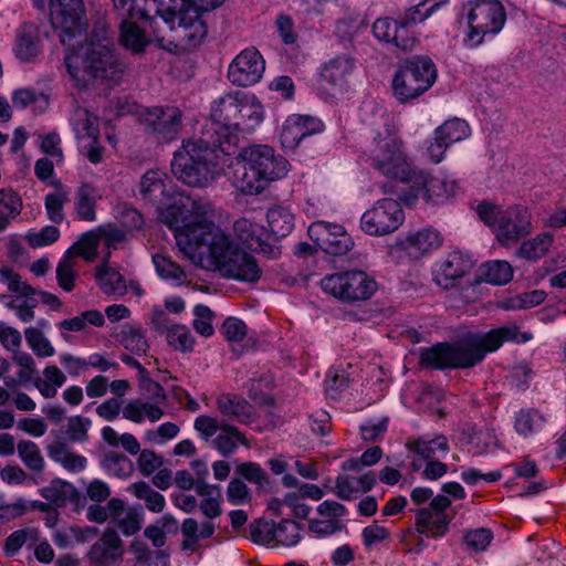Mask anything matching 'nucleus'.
Instances as JSON below:
<instances>
[{
  "mask_svg": "<svg viewBox=\"0 0 566 566\" xmlns=\"http://www.w3.org/2000/svg\"><path fill=\"white\" fill-rule=\"evenodd\" d=\"M308 234L319 249L332 255L346 254L354 245L350 235L340 224L318 221L310 226Z\"/></svg>",
  "mask_w": 566,
  "mask_h": 566,
  "instance_id": "nucleus-16",
  "label": "nucleus"
},
{
  "mask_svg": "<svg viewBox=\"0 0 566 566\" xmlns=\"http://www.w3.org/2000/svg\"><path fill=\"white\" fill-rule=\"evenodd\" d=\"M355 60L347 55H339L325 63L321 71V81L333 94L344 92L348 86V78L355 70Z\"/></svg>",
  "mask_w": 566,
  "mask_h": 566,
  "instance_id": "nucleus-23",
  "label": "nucleus"
},
{
  "mask_svg": "<svg viewBox=\"0 0 566 566\" xmlns=\"http://www.w3.org/2000/svg\"><path fill=\"white\" fill-rule=\"evenodd\" d=\"M102 198L97 187L83 181L75 191L74 210L78 220L93 222L96 220V206Z\"/></svg>",
  "mask_w": 566,
  "mask_h": 566,
  "instance_id": "nucleus-31",
  "label": "nucleus"
},
{
  "mask_svg": "<svg viewBox=\"0 0 566 566\" xmlns=\"http://www.w3.org/2000/svg\"><path fill=\"white\" fill-rule=\"evenodd\" d=\"M227 501L234 505L240 506L248 504L252 501V491L245 482L238 475H233L226 490Z\"/></svg>",
  "mask_w": 566,
  "mask_h": 566,
  "instance_id": "nucleus-58",
  "label": "nucleus"
},
{
  "mask_svg": "<svg viewBox=\"0 0 566 566\" xmlns=\"http://www.w3.org/2000/svg\"><path fill=\"white\" fill-rule=\"evenodd\" d=\"M120 342L133 354L142 355L148 349L147 340L140 329L125 326L120 332Z\"/></svg>",
  "mask_w": 566,
  "mask_h": 566,
  "instance_id": "nucleus-62",
  "label": "nucleus"
},
{
  "mask_svg": "<svg viewBox=\"0 0 566 566\" xmlns=\"http://www.w3.org/2000/svg\"><path fill=\"white\" fill-rule=\"evenodd\" d=\"M39 300L35 294L31 295H17L9 303L8 307L12 310L15 316L23 323H29L34 319V308L36 307Z\"/></svg>",
  "mask_w": 566,
  "mask_h": 566,
  "instance_id": "nucleus-55",
  "label": "nucleus"
},
{
  "mask_svg": "<svg viewBox=\"0 0 566 566\" xmlns=\"http://www.w3.org/2000/svg\"><path fill=\"white\" fill-rule=\"evenodd\" d=\"M265 71V61L255 48L241 51L230 63L229 81L237 86L248 87L256 84Z\"/></svg>",
  "mask_w": 566,
  "mask_h": 566,
  "instance_id": "nucleus-15",
  "label": "nucleus"
},
{
  "mask_svg": "<svg viewBox=\"0 0 566 566\" xmlns=\"http://www.w3.org/2000/svg\"><path fill=\"white\" fill-rule=\"evenodd\" d=\"M468 10L467 23L469 32L467 41L478 46L488 34L499 33L505 23L506 13L499 0H474L463 7Z\"/></svg>",
  "mask_w": 566,
  "mask_h": 566,
  "instance_id": "nucleus-6",
  "label": "nucleus"
},
{
  "mask_svg": "<svg viewBox=\"0 0 566 566\" xmlns=\"http://www.w3.org/2000/svg\"><path fill=\"white\" fill-rule=\"evenodd\" d=\"M177 111L174 107L164 109L154 107L147 109L143 115L142 124L146 130L153 134L158 142L168 143L176 138L177 135Z\"/></svg>",
  "mask_w": 566,
  "mask_h": 566,
  "instance_id": "nucleus-22",
  "label": "nucleus"
},
{
  "mask_svg": "<svg viewBox=\"0 0 566 566\" xmlns=\"http://www.w3.org/2000/svg\"><path fill=\"white\" fill-rule=\"evenodd\" d=\"M241 92L229 93L212 103L210 117L212 125L223 130H238V114Z\"/></svg>",
  "mask_w": 566,
  "mask_h": 566,
  "instance_id": "nucleus-24",
  "label": "nucleus"
},
{
  "mask_svg": "<svg viewBox=\"0 0 566 566\" xmlns=\"http://www.w3.org/2000/svg\"><path fill=\"white\" fill-rule=\"evenodd\" d=\"M481 277L488 283L503 285L512 280L513 269L506 261H490L481 266Z\"/></svg>",
  "mask_w": 566,
  "mask_h": 566,
  "instance_id": "nucleus-45",
  "label": "nucleus"
},
{
  "mask_svg": "<svg viewBox=\"0 0 566 566\" xmlns=\"http://www.w3.org/2000/svg\"><path fill=\"white\" fill-rule=\"evenodd\" d=\"M452 517L447 513L422 507L416 514V528L428 537H441L448 530Z\"/></svg>",
  "mask_w": 566,
  "mask_h": 566,
  "instance_id": "nucleus-30",
  "label": "nucleus"
},
{
  "mask_svg": "<svg viewBox=\"0 0 566 566\" xmlns=\"http://www.w3.org/2000/svg\"><path fill=\"white\" fill-rule=\"evenodd\" d=\"M221 430L227 432V434H219L214 439L216 448L222 453V455L227 457L234 452L237 449V442L242 444H247L244 436L240 432V430L230 424H224L221 427Z\"/></svg>",
  "mask_w": 566,
  "mask_h": 566,
  "instance_id": "nucleus-56",
  "label": "nucleus"
},
{
  "mask_svg": "<svg viewBox=\"0 0 566 566\" xmlns=\"http://www.w3.org/2000/svg\"><path fill=\"white\" fill-rule=\"evenodd\" d=\"M174 524L175 517L170 514H166L154 524L147 526L144 531V535L155 547L160 548L166 544L167 535L172 532Z\"/></svg>",
  "mask_w": 566,
  "mask_h": 566,
  "instance_id": "nucleus-54",
  "label": "nucleus"
},
{
  "mask_svg": "<svg viewBox=\"0 0 566 566\" xmlns=\"http://www.w3.org/2000/svg\"><path fill=\"white\" fill-rule=\"evenodd\" d=\"M39 531L34 527H25L12 532L4 541L3 553L7 557L14 556L28 542L35 543Z\"/></svg>",
  "mask_w": 566,
  "mask_h": 566,
  "instance_id": "nucleus-53",
  "label": "nucleus"
},
{
  "mask_svg": "<svg viewBox=\"0 0 566 566\" xmlns=\"http://www.w3.org/2000/svg\"><path fill=\"white\" fill-rule=\"evenodd\" d=\"M102 467L108 475L127 479L134 472V463L126 455L107 452L102 459Z\"/></svg>",
  "mask_w": 566,
  "mask_h": 566,
  "instance_id": "nucleus-47",
  "label": "nucleus"
},
{
  "mask_svg": "<svg viewBox=\"0 0 566 566\" xmlns=\"http://www.w3.org/2000/svg\"><path fill=\"white\" fill-rule=\"evenodd\" d=\"M48 2L50 21L59 32L60 41L67 42L81 35L87 25L83 0H33L35 8L42 9Z\"/></svg>",
  "mask_w": 566,
  "mask_h": 566,
  "instance_id": "nucleus-8",
  "label": "nucleus"
},
{
  "mask_svg": "<svg viewBox=\"0 0 566 566\" xmlns=\"http://www.w3.org/2000/svg\"><path fill=\"white\" fill-rule=\"evenodd\" d=\"M187 7L179 9V41L182 49L190 51L196 49L207 35L206 23L201 19V12H209L224 0H182Z\"/></svg>",
  "mask_w": 566,
  "mask_h": 566,
  "instance_id": "nucleus-10",
  "label": "nucleus"
},
{
  "mask_svg": "<svg viewBox=\"0 0 566 566\" xmlns=\"http://www.w3.org/2000/svg\"><path fill=\"white\" fill-rule=\"evenodd\" d=\"M470 134V127L465 120L453 118L447 120L436 129V136L443 139L449 146L453 143L467 138Z\"/></svg>",
  "mask_w": 566,
  "mask_h": 566,
  "instance_id": "nucleus-52",
  "label": "nucleus"
},
{
  "mask_svg": "<svg viewBox=\"0 0 566 566\" xmlns=\"http://www.w3.org/2000/svg\"><path fill=\"white\" fill-rule=\"evenodd\" d=\"M532 229L531 214L527 208L515 206L505 209L496 230V239L502 245H509L522 237L530 234Z\"/></svg>",
  "mask_w": 566,
  "mask_h": 566,
  "instance_id": "nucleus-19",
  "label": "nucleus"
},
{
  "mask_svg": "<svg viewBox=\"0 0 566 566\" xmlns=\"http://www.w3.org/2000/svg\"><path fill=\"white\" fill-rule=\"evenodd\" d=\"M323 123L307 115H291L284 122L280 140L283 148L294 150L306 137L323 130Z\"/></svg>",
  "mask_w": 566,
  "mask_h": 566,
  "instance_id": "nucleus-20",
  "label": "nucleus"
},
{
  "mask_svg": "<svg viewBox=\"0 0 566 566\" xmlns=\"http://www.w3.org/2000/svg\"><path fill=\"white\" fill-rule=\"evenodd\" d=\"M220 129V126L210 128L202 126L198 138L184 139L182 145L190 146L188 149H191V151H200L206 156L216 158L214 151L221 146L222 137L224 136Z\"/></svg>",
  "mask_w": 566,
  "mask_h": 566,
  "instance_id": "nucleus-38",
  "label": "nucleus"
},
{
  "mask_svg": "<svg viewBox=\"0 0 566 566\" xmlns=\"http://www.w3.org/2000/svg\"><path fill=\"white\" fill-rule=\"evenodd\" d=\"M52 185L54 191L44 197V208L48 219L60 224L65 220L64 207L70 201L71 191L59 179L53 180Z\"/></svg>",
  "mask_w": 566,
  "mask_h": 566,
  "instance_id": "nucleus-35",
  "label": "nucleus"
},
{
  "mask_svg": "<svg viewBox=\"0 0 566 566\" xmlns=\"http://www.w3.org/2000/svg\"><path fill=\"white\" fill-rule=\"evenodd\" d=\"M190 146L179 149V179L191 187H205L214 178L216 158L200 151H191Z\"/></svg>",
  "mask_w": 566,
  "mask_h": 566,
  "instance_id": "nucleus-13",
  "label": "nucleus"
},
{
  "mask_svg": "<svg viewBox=\"0 0 566 566\" xmlns=\"http://www.w3.org/2000/svg\"><path fill=\"white\" fill-rule=\"evenodd\" d=\"M234 474L243 482L254 485L259 494L269 493L272 490L270 475L258 462L244 461L237 463Z\"/></svg>",
  "mask_w": 566,
  "mask_h": 566,
  "instance_id": "nucleus-36",
  "label": "nucleus"
},
{
  "mask_svg": "<svg viewBox=\"0 0 566 566\" xmlns=\"http://www.w3.org/2000/svg\"><path fill=\"white\" fill-rule=\"evenodd\" d=\"M250 536L254 543L269 544L276 541L277 523L255 520L250 524Z\"/></svg>",
  "mask_w": 566,
  "mask_h": 566,
  "instance_id": "nucleus-64",
  "label": "nucleus"
},
{
  "mask_svg": "<svg viewBox=\"0 0 566 566\" xmlns=\"http://www.w3.org/2000/svg\"><path fill=\"white\" fill-rule=\"evenodd\" d=\"M552 243L553 235L549 233H542L534 239L523 242L516 253L525 260H537L548 251Z\"/></svg>",
  "mask_w": 566,
  "mask_h": 566,
  "instance_id": "nucleus-51",
  "label": "nucleus"
},
{
  "mask_svg": "<svg viewBox=\"0 0 566 566\" xmlns=\"http://www.w3.org/2000/svg\"><path fill=\"white\" fill-rule=\"evenodd\" d=\"M120 42L134 53L144 51L147 40L143 30L133 20H123L120 23Z\"/></svg>",
  "mask_w": 566,
  "mask_h": 566,
  "instance_id": "nucleus-49",
  "label": "nucleus"
},
{
  "mask_svg": "<svg viewBox=\"0 0 566 566\" xmlns=\"http://www.w3.org/2000/svg\"><path fill=\"white\" fill-rule=\"evenodd\" d=\"M232 169V184L240 192L256 195L265 189V181L248 165V161L241 158L240 154L235 157Z\"/></svg>",
  "mask_w": 566,
  "mask_h": 566,
  "instance_id": "nucleus-26",
  "label": "nucleus"
},
{
  "mask_svg": "<svg viewBox=\"0 0 566 566\" xmlns=\"http://www.w3.org/2000/svg\"><path fill=\"white\" fill-rule=\"evenodd\" d=\"M405 213L400 203L390 198L378 200L361 219L363 231L369 235L381 237L396 231L403 222Z\"/></svg>",
  "mask_w": 566,
  "mask_h": 566,
  "instance_id": "nucleus-12",
  "label": "nucleus"
},
{
  "mask_svg": "<svg viewBox=\"0 0 566 566\" xmlns=\"http://www.w3.org/2000/svg\"><path fill=\"white\" fill-rule=\"evenodd\" d=\"M235 230L241 232V238L248 245L261 252H271L272 249L263 239V228L258 224H252L249 220L242 219L235 222Z\"/></svg>",
  "mask_w": 566,
  "mask_h": 566,
  "instance_id": "nucleus-48",
  "label": "nucleus"
},
{
  "mask_svg": "<svg viewBox=\"0 0 566 566\" xmlns=\"http://www.w3.org/2000/svg\"><path fill=\"white\" fill-rule=\"evenodd\" d=\"M411 190L416 198H422L426 202L441 205L454 196L458 187L453 180L438 176L412 172Z\"/></svg>",
  "mask_w": 566,
  "mask_h": 566,
  "instance_id": "nucleus-17",
  "label": "nucleus"
},
{
  "mask_svg": "<svg viewBox=\"0 0 566 566\" xmlns=\"http://www.w3.org/2000/svg\"><path fill=\"white\" fill-rule=\"evenodd\" d=\"M368 161L375 170L386 177L402 182H408L412 178L413 171L400 149V143L389 134L375 137L374 146L369 150Z\"/></svg>",
  "mask_w": 566,
  "mask_h": 566,
  "instance_id": "nucleus-7",
  "label": "nucleus"
},
{
  "mask_svg": "<svg viewBox=\"0 0 566 566\" xmlns=\"http://www.w3.org/2000/svg\"><path fill=\"white\" fill-rule=\"evenodd\" d=\"M128 492L140 501H144L148 511L160 513L165 509V497L154 490L148 483L139 481L128 486Z\"/></svg>",
  "mask_w": 566,
  "mask_h": 566,
  "instance_id": "nucleus-42",
  "label": "nucleus"
},
{
  "mask_svg": "<svg viewBox=\"0 0 566 566\" xmlns=\"http://www.w3.org/2000/svg\"><path fill=\"white\" fill-rule=\"evenodd\" d=\"M22 210V200L12 189H0V233Z\"/></svg>",
  "mask_w": 566,
  "mask_h": 566,
  "instance_id": "nucleus-41",
  "label": "nucleus"
},
{
  "mask_svg": "<svg viewBox=\"0 0 566 566\" xmlns=\"http://www.w3.org/2000/svg\"><path fill=\"white\" fill-rule=\"evenodd\" d=\"M24 336L28 346L38 357H51L54 355V347L39 328L28 327L24 331Z\"/></svg>",
  "mask_w": 566,
  "mask_h": 566,
  "instance_id": "nucleus-59",
  "label": "nucleus"
},
{
  "mask_svg": "<svg viewBox=\"0 0 566 566\" xmlns=\"http://www.w3.org/2000/svg\"><path fill=\"white\" fill-rule=\"evenodd\" d=\"M64 60L77 86H85L94 78H113L120 67L114 40L105 27L94 28L76 50L67 49Z\"/></svg>",
  "mask_w": 566,
  "mask_h": 566,
  "instance_id": "nucleus-3",
  "label": "nucleus"
},
{
  "mask_svg": "<svg viewBox=\"0 0 566 566\" xmlns=\"http://www.w3.org/2000/svg\"><path fill=\"white\" fill-rule=\"evenodd\" d=\"M268 223L271 234L275 239L285 238L294 228L293 216L284 208L270 209L268 214Z\"/></svg>",
  "mask_w": 566,
  "mask_h": 566,
  "instance_id": "nucleus-46",
  "label": "nucleus"
},
{
  "mask_svg": "<svg viewBox=\"0 0 566 566\" xmlns=\"http://www.w3.org/2000/svg\"><path fill=\"white\" fill-rule=\"evenodd\" d=\"M302 526L300 523L286 518L277 523L276 543L283 546H295L302 538Z\"/></svg>",
  "mask_w": 566,
  "mask_h": 566,
  "instance_id": "nucleus-60",
  "label": "nucleus"
},
{
  "mask_svg": "<svg viewBox=\"0 0 566 566\" xmlns=\"http://www.w3.org/2000/svg\"><path fill=\"white\" fill-rule=\"evenodd\" d=\"M433 61L424 55H415L403 61L391 81L394 96L400 103H408L427 92L437 80Z\"/></svg>",
  "mask_w": 566,
  "mask_h": 566,
  "instance_id": "nucleus-4",
  "label": "nucleus"
},
{
  "mask_svg": "<svg viewBox=\"0 0 566 566\" xmlns=\"http://www.w3.org/2000/svg\"><path fill=\"white\" fill-rule=\"evenodd\" d=\"M473 268L471 255L462 251L450 252L433 270L434 282L448 290L457 285L458 281L470 273Z\"/></svg>",
  "mask_w": 566,
  "mask_h": 566,
  "instance_id": "nucleus-18",
  "label": "nucleus"
},
{
  "mask_svg": "<svg viewBox=\"0 0 566 566\" xmlns=\"http://www.w3.org/2000/svg\"><path fill=\"white\" fill-rule=\"evenodd\" d=\"M13 361L20 367L17 373L20 384L27 385L33 380V386L46 399L54 398L57 395V389L66 382L65 374L55 365L46 366L43 369V377L34 378L35 361L29 353L17 352L13 355Z\"/></svg>",
  "mask_w": 566,
  "mask_h": 566,
  "instance_id": "nucleus-11",
  "label": "nucleus"
},
{
  "mask_svg": "<svg viewBox=\"0 0 566 566\" xmlns=\"http://www.w3.org/2000/svg\"><path fill=\"white\" fill-rule=\"evenodd\" d=\"M407 448L427 460H432L438 453H447L449 451L448 439L443 434L434 437L421 436L409 440Z\"/></svg>",
  "mask_w": 566,
  "mask_h": 566,
  "instance_id": "nucleus-37",
  "label": "nucleus"
},
{
  "mask_svg": "<svg viewBox=\"0 0 566 566\" xmlns=\"http://www.w3.org/2000/svg\"><path fill=\"white\" fill-rule=\"evenodd\" d=\"M238 114V130L252 127L263 119V106L254 96L241 92Z\"/></svg>",
  "mask_w": 566,
  "mask_h": 566,
  "instance_id": "nucleus-39",
  "label": "nucleus"
},
{
  "mask_svg": "<svg viewBox=\"0 0 566 566\" xmlns=\"http://www.w3.org/2000/svg\"><path fill=\"white\" fill-rule=\"evenodd\" d=\"M95 277L101 291L114 297H123L127 293V282L120 272L111 268L108 260L96 268Z\"/></svg>",
  "mask_w": 566,
  "mask_h": 566,
  "instance_id": "nucleus-33",
  "label": "nucleus"
},
{
  "mask_svg": "<svg viewBox=\"0 0 566 566\" xmlns=\"http://www.w3.org/2000/svg\"><path fill=\"white\" fill-rule=\"evenodd\" d=\"M210 211L208 200L179 190V252L192 264L219 273L239 243L208 219Z\"/></svg>",
  "mask_w": 566,
  "mask_h": 566,
  "instance_id": "nucleus-1",
  "label": "nucleus"
},
{
  "mask_svg": "<svg viewBox=\"0 0 566 566\" xmlns=\"http://www.w3.org/2000/svg\"><path fill=\"white\" fill-rule=\"evenodd\" d=\"M322 289L343 303H356L370 298L377 291V282L364 271H345L325 276Z\"/></svg>",
  "mask_w": 566,
  "mask_h": 566,
  "instance_id": "nucleus-9",
  "label": "nucleus"
},
{
  "mask_svg": "<svg viewBox=\"0 0 566 566\" xmlns=\"http://www.w3.org/2000/svg\"><path fill=\"white\" fill-rule=\"evenodd\" d=\"M122 539L115 530L107 528L91 547L88 557L96 565L109 566L122 556Z\"/></svg>",
  "mask_w": 566,
  "mask_h": 566,
  "instance_id": "nucleus-25",
  "label": "nucleus"
},
{
  "mask_svg": "<svg viewBox=\"0 0 566 566\" xmlns=\"http://www.w3.org/2000/svg\"><path fill=\"white\" fill-rule=\"evenodd\" d=\"M219 274L229 280L255 283L260 280L262 271L255 258L239 245L228 262L222 264Z\"/></svg>",
  "mask_w": 566,
  "mask_h": 566,
  "instance_id": "nucleus-21",
  "label": "nucleus"
},
{
  "mask_svg": "<svg viewBox=\"0 0 566 566\" xmlns=\"http://www.w3.org/2000/svg\"><path fill=\"white\" fill-rule=\"evenodd\" d=\"M75 259L70 254H64L56 266L57 284L65 292H71L75 287Z\"/></svg>",
  "mask_w": 566,
  "mask_h": 566,
  "instance_id": "nucleus-57",
  "label": "nucleus"
},
{
  "mask_svg": "<svg viewBox=\"0 0 566 566\" xmlns=\"http://www.w3.org/2000/svg\"><path fill=\"white\" fill-rule=\"evenodd\" d=\"M239 154L266 185L269 181L283 178L289 171V161L283 156L276 155L270 146L254 145L243 148Z\"/></svg>",
  "mask_w": 566,
  "mask_h": 566,
  "instance_id": "nucleus-14",
  "label": "nucleus"
},
{
  "mask_svg": "<svg viewBox=\"0 0 566 566\" xmlns=\"http://www.w3.org/2000/svg\"><path fill=\"white\" fill-rule=\"evenodd\" d=\"M0 281L7 285L10 292L17 293L18 295H31L36 293L34 287L24 282L20 274L9 266L0 268Z\"/></svg>",
  "mask_w": 566,
  "mask_h": 566,
  "instance_id": "nucleus-61",
  "label": "nucleus"
},
{
  "mask_svg": "<svg viewBox=\"0 0 566 566\" xmlns=\"http://www.w3.org/2000/svg\"><path fill=\"white\" fill-rule=\"evenodd\" d=\"M18 455L23 464L33 473H42L45 460L39 446L31 440H20L17 444Z\"/></svg>",
  "mask_w": 566,
  "mask_h": 566,
  "instance_id": "nucleus-43",
  "label": "nucleus"
},
{
  "mask_svg": "<svg viewBox=\"0 0 566 566\" xmlns=\"http://www.w3.org/2000/svg\"><path fill=\"white\" fill-rule=\"evenodd\" d=\"M376 484V476L373 472H367L359 478L348 474L338 475L335 480L334 493L344 501H350L358 496L359 493H367Z\"/></svg>",
  "mask_w": 566,
  "mask_h": 566,
  "instance_id": "nucleus-28",
  "label": "nucleus"
},
{
  "mask_svg": "<svg viewBox=\"0 0 566 566\" xmlns=\"http://www.w3.org/2000/svg\"><path fill=\"white\" fill-rule=\"evenodd\" d=\"M401 244L409 256L419 259L426 253L439 248L441 237L440 233L433 229H423L409 234Z\"/></svg>",
  "mask_w": 566,
  "mask_h": 566,
  "instance_id": "nucleus-32",
  "label": "nucleus"
},
{
  "mask_svg": "<svg viewBox=\"0 0 566 566\" xmlns=\"http://www.w3.org/2000/svg\"><path fill=\"white\" fill-rule=\"evenodd\" d=\"M134 554L133 566H168V555L163 551L151 552L143 542L130 545Z\"/></svg>",
  "mask_w": 566,
  "mask_h": 566,
  "instance_id": "nucleus-44",
  "label": "nucleus"
},
{
  "mask_svg": "<svg viewBox=\"0 0 566 566\" xmlns=\"http://www.w3.org/2000/svg\"><path fill=\"white\" fill-rule=\"evenodd\" d=\"M99 241L94 230L83 233L80 239L65 252L75 259V255L87 262H93L97 256Z\"/></svg>",
  "mask_w": 566,
  "mask_h": 566,
  "instance_id": "nucleus-50",
  "label": "nucleus"
},
{
  "mask_svg": "<svg viewBox=\"0 0 566 566\" xmlns=\"http://www.w3.org/2000/svg\"><path fill=\"white\" fill-rule=\"evenodd\" d=\"M48 454L70 472H81L86 468V458L71 452L64 443L55 442L51 444L48 448Z\"/></svg>",
  "mask_w": 566,
  "mask_h": 566,
  "instance_id": "nucleus-40",
  "label": "nucleus"
},
{
  "mask_svg": "<svg viewBox=\"0 0 566 566\" xmlns=\"http://www.w3.org/2000/svg\"><path fill=\"white\" fill-rule=\"evenodd\" d=\"M140 195L156 203L158 220L170 229L177 240V199L172 181L160 170H149L142 177Z\"/></svg>",
  "mask_w": 566,
  "mask_h": 566,
  "instance_id": "nucleus-5",
  "label": "nucleus"
},
{
  "mask_svg": "<svg viewBox=\"0 0 566 566\" xmlns=\"http://www.w3.org/2000/svg\"><path fill=\"white\" fill-rule=\"evenodd\" d=\"M177 317V297L171 296L165 300L163 305H154L150 315V323L155 331L166 334L170 345L177 342L175 327Z\"/></svg>",
  "mask_w": 566,
  "mask_h": 566,
  "instance_id": "nucleus-27",
  "label": "nucleus"
},
{
  "mask_svg": "<svg viewBox=\"0 0 566 566\" xmlns=\"http://www.w3.org/2000/svg\"><path fill=\"white\" fill-rule=\"evenodd\" d=\"M74 130L78 138H97L99 133L97 118L86 109L78 111L74 122Z\"/></svg>",
  "mask_w": 566,
  "mask_h": 566,
  "instance_id": "nucleus-63",
  "label": "nucleus"
},
{
  "mask_svg": "<svg viewBox=\"0 0 566 566\" xmlns=\"http://www.w3.org/2000/svg\"><path fill=\"white\" fill-rule=\"evenodd\" d=\"M13 52L22 62H31L41 53L40 40L32 25L23 24L18 29Z\"/></svg>",
  "mask_w": 566,
  "mask_h": 566,
  "instance_id": "nucleus-34",
  "label": "nucleus"
},
{
  "mask_svg": "<svg viewBox=\"0 0 566 566\" xmlns=\"http://www.w3.org/2000/svg\"><path fill=\"white\" fill-rule=\"evenodd\" d=\"M532 334L521 333L514 324L488 333H470L457 343H437L420 349V365L429 369L471 368L481 363L486 353L497 350L505 342L526 343Z\"/></svg>",
  "mask_w": 566,
  "mask_h": 566,
  "instance_id": "nucleus-2",
  "label": "nucleus"
},
{
  "mask_svg": "<svg viewBox=\"0 0 566 566\" xmlns=\"http://www.w3.org/2000/svg\"><path fill=\"white\" fill-rule=\"evenodd\" d=\"M217 408L220 413L242 424H248L254 419V408L244 398L231 394H221L217 398Z\"/></svg>",
  "mask_w": 566,
  "mask_h": 566,
  "instance_id": "nucleus-29",
  "label": "nucleus"
}]
</instances>
